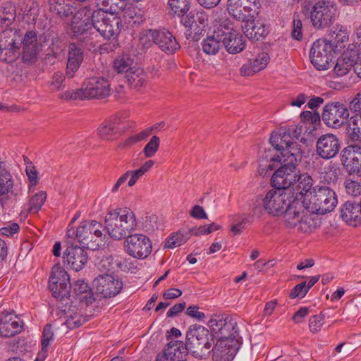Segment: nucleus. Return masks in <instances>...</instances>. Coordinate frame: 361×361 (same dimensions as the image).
Instances as JSON below:
<instances>
[{
	"mask_svg": "<svg viewBox=\"0 0 361 361\" xmlns=\"http://www.w3.org/2000/svg\"><path fill=\"white\" fill-rule=\"evenodd\" d=\"M68 281L69 277L66 271L59 264L54 265L49 280V287L54 298L63 300L69 296Z\"/></svg>",
	"mask_w": 361,
	"mask_h": 361,
	"instance_id": "nucleus-18",
	"label": "nucleus"
},
{
	"mask_svg": "<svg viewBox=\"0 0 361 361\" xmlns=\"http://www.w3.org/2000/svg\"><path fill=\"white\" fill-rule=\"evenodd\" d=\"M103 225L97 221H85L80 223L76 230L78 243L85 249L97 250L105 239Z\"/></svg>",
	"mask_w": 361,
	"mask_h": 361,
	"instance_id": "nucleus-6",
	"label": "nucleus"
},
{
	"mask_svg": "<svg viewBox=\"0 0 361 361\" xmlns=\"http://www.w3.org/2000/svg\"><path fill=\"white\" fill-rule=\"evenodd\" d=\"M349 116L348 108L343 104L330 102L324 106L322 118L328 127L338 129L345 123Z\"/></svg>",
	"mask_w": 361,
	"mask_h": 361,
	"instance_id": "nucleus-16",
	"label": "nucleus"
},
{
	"mask_svg": "<svg viewBox=\"0 0 361 361\" xmlns=\"http://www.w3.org/2000/svg\"><path fill=\"white\" fill-rule=\"evenodd\" d=\"M169 4L171 11L182 17L185 16L190 7L188 0H169Z\"/></svg>",
	"mask_w": 361,
	"mask_h": 361,
	"instance_id": "nucleus-45",
	"label": "nucleus"
},
{
	"mask_svg": "<svg viewBox=\"0 0 361 361\" xmlns=\"http://www.w3.org/2000/svg\"><path fill=\"white\" fill-rule=\"evenodd\" d=\"M188 240L187 234L185 235L180 232L173 233L166 239L165 247L175 248L179 247L186 243Z\"/></svg>",
	"mask_w": 361,
	"mask_h": 361,
	"instance_id": "nucleus-46",
	"label": "nucleus"
},
{
	"mask_svg": "<svg viewBox=\"0 0 361 361\" xmlns=\"http://www.w3.org/2000/svg\"><path fill=\"white\" fill-rule=\"evenodd\" d=\"M303 201L292 200V202L284 211V224L287 228H295L302 233L311 231L312 219L303 209Z\"/></svg>",
	"mask_w": 361,
	"mask_h": 361,
	"instance_id": "nucleus-9",
	"label": "nucleus"
},
{
	"mask_svg": "<svg viewBox=\"0 0 361 361\" xmlns=\"http://www.w3.org/2000/svg\"><path fill=\"white\" fill-rule=\"evenodd\" d=\"M336 44V47H341V44L348 40V34L346 30L340 29L338 32H333L331 36Z\"/></svg>",
	"mask_w": 361,
	"mask_h": 361,
	"instance_id": "nucleus-59",
	"label": "nucleus"
},
{
	"mask_svg": "<svg viewBox=\"0 0 361 361\" xmlns=\"http://www.w3.org/2000/svg\"><path fill=\"white\" fill-rule=\"evenodd\" d=\"M99 8L106 13H117L118 9H121L123 6L124 0H97Z\"/></svg>",
	"mask_w": 361,
	"mask_h": 361,
	"instance_id": "nucleus-42",
	"label": "nucleus"
},
{
	"mask_svg": "<svg viewBox=\"0 0 361 361\" xmlns=\"http://www.w3.org/2000/svg\"><path fill=\"white\" fill-rule=\"evenodd\" d=\"M1 14L8 19L7 23H12L16 19L15 6L11 3H6L2 8Z\"/></svg>",
	"mask_w": 361,
	"mask_h": 361,
	"instance_id": "nucleus-60",
	"label": "nucleus"
},
{
	"mask_svg": "<svg viewBox=\"0 0 361 361\" xmlns=\"http://www.w3.org/2000/svg\"><path fill=\"white\" fill-rule=\"evenodd\" d=\"M25 173L30 182L29 188L36 186L39 182L38 172L36 167L30 161L26 163Z\"/></svg>",
	"mask_w": 361,
	"mask_h": 361,
	"instance_id": "nucleus-49",
	"label": "nucleus"
},
{
	"mask_svg": "<svg viewBox=\"0 0 361 361\" xmlns=\"http://www.w3.org/2000/svg\"><path fill=\"white\" fill-rule=\"evenodd\" d=\"M149 32L153 42L162 51L171 54L180 48L176 38L169 31L150 30Z\"/></svg>",
	"mask_w": 361,
	"mask_h": 361,
	"instance_id": "nucleus-25",
	"label": "nucleus"
},
{
	"mask_svg": "<svg viewBox=\"0 0 361 361\" xmlns=\"http://www.w3.org/2000/svg\"><path fill=\"white\" fill-rule=\"evenodd\" d=\"M134 64V58L130 54H123L115 59L114 68L118 73H125L126 74L135 67Z\"/></svg>",
	"mask_w": 361,
	"mask_h": 361,
	"instance_id": "nucleus-37",
	"label": "nucleus"
},
{
	"mask_svg": "<svg viewBox=\"0 0 361 361\" xmlns=\"http://www.w3.org/2000/svg\"><path fill=\"white\" fill-rule=\"evenodd\" d=\"M245 35L250 38L259 40L261 37H264L267 33L266 25L262 23H254V19L249 22H246L245 26H243Z\"/></svg>",
	"mask_w": 361,
	"mask_h": 361,
	"instance_id": "nucleus-35",
	"label": "nucleus"
},
{
	"mask_svg": "<svg viewBox=\"0 0 361 361\" xmlns=\"http://www.w3.org/2000/svg\"><path fill=\"white\" fill-rule=\"evenodd\" d=\"M214 338L206 327L194 324L189 327L185 336V345L188 353L198 359H206L211 353Z\"/></svg>",
	"mask_w": 361,
	"mask_h": 361,
	"instance_id": "nucleus-5",
	"label": "nucleus"
},
{
	"mask_svg": "<svg viewBox=\"0 0 361 361\" xmlns=\"http://www.w3.org/2000/svg\"><path fill=\"white\" fill-rule=\"evenodd\" d=\"M260 6L259 0H228L227 9L234 18L249 22L258 14Z\"/></svg>",
	"mask_w": 361,
	"mask_h": 361,
	"instance_id": "nucleus-14",
	"label": "nucleus"
},
{
	"mask_svg": "<svg viewBox=\"0 0 361 361\" xmlns=\"http://www.w3.org/2000/svg\"><path fill=\"white\" fill-rule=\"evenodd\" d=\"M224 32L221 30V24L215 30L212 36L208 37L202 42V49L207 54L214 55L218 53L222 44Z\"/></svg>",
	"mask_w": 361,
	"mask_h": 361,
	"instance_id": "nucleus-32",
	"label": "nucleus"
},
{
	"mask_svg": "<svg viewBox=\"0 0 361 361\" xmlns=\"http://www.w3.org/2000/svg\"><path fill=\"white\" fill-rule=\"evenodd\" d=\"M207 325L213 338L219 337L218 339H228L238 336L237 323L225 315H213L208 321Z\"/></svg>",
	"mask_w": 361,
	"mask_h": 361,
	"instance_id": "nucleus-12",
	"label": "nucleus"
},
{
	"mask_svg": "<svg viewBox=\"0 0 361 361\" xmlns=\"http://www.w3.org/2000/svg\"><path fill=\"white\" fill-rule=\"evenodd\" d=\"M341 141L337 135L326 133L321 135L317 140L315 152L322 159H333L339 153Z\"/></svg>",
	"mask_w": 361,
	"mask_h": 361,
	"instance_id": "nucleus-20",
	"label": "nucleus"
},
{
	"mask_svg": "<svg viewBox=\"0 0 361 361\" xmlns=\"http://www.w3.org/2000/svg\"><path fill=\"white\" fill-rule=\"evenodd\" d=\"M92 19L96 31L94 37L99 32L104 39H115L121 32V20L118 13L95 10L92 12Z\"/></svg>",
	"mask_w": 361,
	"mask_h": 361,
	"instance_id": "nucleus-8",
	"label": "nucleus"
},
{
	"mask_svg": "<svg viewBox=\"0 0 361 361\" xmlns=\"http://www.w3.org/2000/svg\"><path fill=\"white\" fill-rule=\"evenodd\" d=\"M20 45L17 39L6 37L0 43V60L7 63L13 62L20 55Z\"/></svg>",
	"mask_w": 361,
	"mask_h": 361,
	"instance_id": "nucleus-30",
	"label": "nucleus"
},
{
	"mask_svg": "<svg viewBox=\"0 0 361 361\" xmlns=\"http://www.w3.org/2000/svg\"><path fill=\"white\" fill-rule=\"evenodd\" d=\"M83 86L85 99H104L110 94V83L104 77H90L85 80Z\"/></svg>",
	"mask_w": 361,
	"mask_h": 361,
	"instance_id": "nucleus-19",
	"label": "nucleus"
},
{
	"mask_svg": "<svg viewBox=\"0 0 361 361\" xmlns=\"http://www.w3.org/2000/svg\"><path fill=\"white\" fill-rule=\"evenodd\" d=\"M341 216L350 226H357L361 224V204L345 202L341 208Z\"/></svg>",
	"mask_w": 361,
	"mask_h": 361,
	"instance_id": "nucleus-31",
	"label": "nucleus"
},
{
	"mask_svg": "<svg viewBox=\"0 0 361 361\" xmlns=\"http://www.w3.org/2000/svg\"><path fill=\"white\" fill-rule=\"evenodd\" d=\"M104 223V230L115 240L126 238L135 230L137 225L134 212L127 209L109 210L105 216Z\"/></svg>",
	"mask_w": 361,
	"mask_h": 361,
	"instance_id": "nucleus-4",
	"label": "nucleus"
},
{
	"mask_svg": "<svg viewBox=\"0 0 361 361\" xmlns=\"http://www.w3.org/2000/svg\"><path fill=\"white\" fill-rule=\"evenodd\" d=\"M310 58L317 70H326L330 68L333 58V47L326 39L317 40L310 49Z\"/></svg>",
	"mask_w": 361,
	"mask_h": 361,
	"instance_id": "nucleus-15",
	"label": "nucleus"
},
{
	"mask_svg": "<svg viewBox=\"0 0 361 361\" xmlns=\"http://www.w3.org/2000/svg\"><path fill=\"white\" fill-rule=\"evenodd\" d=\"M336 7L329 1H319L311 8L310 21L316 30L329 27L336 20Z\"/></svg>",
	"mask_w": 361,
	"mask_h": 361,
	"instance_id": "nucleus-11",
	"label": "nucleus"
},
{
	"mask_svg": "<svg viewBox=\"0 0 361 361\" xmlns=\"http://www.w3.org/2000/svg\"><path fill=\"white\" fill-rule=\"evenodd\" d=\"M126 252L137 259H145L152 252V243L148 237L142 234L128 235L124 241Z\"/></svg>",
	"mask_w": 361,
	"mask_h": 361,
	"instance_id": "nucleus-17",
	"label": "nucleus"
},
{
	"mask_svg": "<svg viewBox=\"0 0 361 361\" xmlns=\"http://www.w3.org/2000/svg\"><path fill=\"white\" fill-rule=\"evenodd\" d=\"M160 145V139L158 136L154 135L149 142L145 146L143 154L145 158H151L157 152Z\"/></svg>",
	"mask_w": 361,
	"mask_h": 361,
	"instance_id": "nucleus-47",
	"label": "nucleus"
},
{
	"mask_svg": "<svg viewBox=\"0 0 361 361\" xmlns=\"http://www.w3.org/2000/svg\"><path fill=\"white\" fill-rule=\"evenodd\" d=\"M324 314L321 312L319 314L312 316L309 320V328L311 332L317 333L321 331L324 324Z\"/></svg>",
	"mask_w": 361,
	"mask_h": 361,
	"instance_id": "nucleus-52",
	"label": "nucleus"
},
{
	"mask_svg": "<svg viewBox=\"0 0 361 361\" xmlns=\"http://www.w3.org/2000/svg\"><path fill=\"white\" fill-rule=\"evenodd\" d=\"M11 194L16 197L18 190L14 189V180L12 175L4 167L0 168V196Z\"/></svg>",
	"mask_w": 361,
	"mask_h": 361,
	"instance_id": "nucleus-33",
	"label": "nucleus"
},
{
	"mask_svg": "<svg viewBox=\"0 0 361 361\" xmlns=\"http://www.w3.org/2000/svg\"><path fill=\"white\" fill-rule=\"evenodd\" d=\"M84 92L82 91V88L80 89H76L74 90H67L60 95V98L61 99L65 100H84L85 98V96H84Z\"/></svg>",
	"mask_w": 361,
	"mask_h": 361,
	"instance_id": "nucleus-55",
	"label": "nucleus"
},
{
	"mask_svg": "<svg viewBox=\"0 0 361 361\" xmlns=\"http://www.w3.org/2000/svg\"><path fill=\"white\" fill-rule=\"evenodd\" d=\"M353 68H354V66L352 65V63H350L341 57L337 60L334 71L336 75L342 77L348 73Z\"/></svg>",
	"mask_w": 361,
	"mask_h": 361,
	"instance_id": "nucleus-48",
	"label": "nucleus"
},
{
	"mask_svg": "<svg viewBox=\"0 0 361 361\" xmlns=\"http://www.w3.org/2000/svg\"><path fill=\"white\" fill-rule=\"evenodd\" d=\"M239 348L237 338L218 339L212 348L213 361H231Z\"/></svg>",
	"mask_w": 361,
	"mask_h": 361,
	"instance_id": "nucleus-22",
	"label": "nucleus"
},
{
	"mask_svg": "<svg viewBox=\"0 0 361 361\" xmlns=\"http://www.w3.org/2000/svg\"><path fill=\"white\" fill-rule=\"evenodd\" d=\"M61 51V49L59 46V42L58 39H53L51 40V43L49 45L47 49V56H51L54 58H58L60 53Z\"/></svg>",
	"mask_w": 361,
	"mask_h": 361,
	"instance_id": "nucleus-62",
	"label": "nucleus"
},
{
	"mask_svg": "<svg viewBox=\"0 0 361 361\" xmlns=\"http://www.w3.org/2000/svg\"><path fill=\"white\" fill-rule=\"evenodd\" d=\"M121 262H117L111 256L103 258L99 263L98 267L100 271H110L115 269L116 267H119Z\"/></svg>",
	"mask_w": 361,
	"mask_h": 361,
	"instance_id": "nucleus-53",
	"label": "nucleus"
},
{
	"mask_svg": "<svg viewBox=\"0 0 361 361\" xmlns=\"http://www.w3.org/2000/svg\"><path fill=\"white\" fill-rule=\"evenodd\" d=\"M73 290L80 301L92 303L93 298L90 287L82 280H78L73 283Z\"/></svg>",
	"mask_w": 361,
	"mask_h": 361,
	"instance_id": "nucleus-38",
	"label": "nucleus"
},
{
	"mask_svg": "<svg viewBox=\"0 0 361 361\" xmlns=\"http://www.w3.org/2000/svg\"><path fill=\"white\" fill-rule=\"evenodd\" d=\"M340 176V169L335 164H331L328 168L324 169L322 178L328 184H334L337 182Z\"/></svg>",
	"mask_w": 361,
	"mask_h": 361,
	"instance_id": "nucleus-44",
	"label": "nucleus"
},
{
	"mask_svg": "<svg viewBox=\"0 0 361 361\" xmlns=\"http://www.w3.org/2000/svg\"><path fill=\"white\" fill-rule=\"evenodd\" d=\"M47 192L45 191H39L35 193L29 200V212L37 213L47 199Z\"/></svg>",
	"mask_w": 361,
	"mask_h": 361,
	"instance_id": "nucleus-43",
	"label": "nucleus"
},
{
	"mask_svg": "<svg viewBox=\"0 0 361 361\" xmlns=\"http://www.w3.org/2000/svg\"><path fill=\"white\" fill-rule=\"evenodd\" d=\"M309 200L312 212L324 214L333 211L337 204L336 192L326 186L317 185L313 187Z\"/></svg>",
	"mask_w": 361,
	"mask_h": 361,
	"instance_id": "nucleus-10",
	"label": "nucleus"
},
{
	"mask_svg": "<svg viewBox=\"0 0 361 361\" xmlns=\"http://www.w3.org/2000/svg\"><path fill=\"white\" fill-rule=\"evenodd\" d=\"M84 60L82 49L75 43H71L68 49V60L66 64V76L73 78L80 67Z\"/></svg>",
	"mask_w": 361,
	"mask_h": 361,
	"instance_id": "nucleus-27",
	"label": "nucleus"
},
{
	"mask_svg": "<svg viewBox=\"0 0 361 361\" xmlns=\"http://www.w3.org/2000/svg\"><path fill=\"white\" fill-rule=\"evenodd\" d=\"M37 47H23L22 59L24 63H34L37 59Z\"/></svg>",
	"mask_w": 361,
	"mask_h": 361,
	"instance_id": "nucleus-50",
	"label": "nucleus"
},
{
	"mask_svg": "<svg viewBox=\"0 0 361 361\" xmlns=\"http://www.w3.org/2000/svg\"><path fill=\"white\" fill-rule=\"evenodd\" d=\"M54 338V332L51 324H48L45 325L41 340V344L43 349L48 350L49 343Z\"/></svg>",
	"mask_w": 361,
	"mask_h": 361,
	"instance_id": "nucleus-54",
	"label": "nucleus"
},
{
	"mask_svg": "<svg viewBox=\"0 0 361 361\" xmlns=\"http://www.w3.org/2000/svg\"><path fill=\"white\" fill-rule=\"evenodd\" d=\"M291 190L283 188L270 190L265 195H259L250 204L252 218H259L264 212L278 216L283 214L292 202Z\"/></svg>",
	"mask_w": 361,
	"mask_h": 361,
	"instance_id": "nucleus-3",
	"label": "nucleus"
},
{
	"mask_svg": "<svg viewBox=\"0 0 361 361\" xmlns=\"http://www.w3.org/2000/svg\"><path fill=\"white\" fill-rule=\"evenodd\" d=\"M348 135L353 141H361V114L350 118L348 123Z\"/></svg>",
	"mask_w": 361,
	"mask_h": 361,
	"instance_id": "nucleus-40",
	"label": "nucleus"
},
{
	"mask_svg": "<svg viewBox=\"0 0 361 361\" xmlns=\"http://www.w3.org/2000/svg\"><path fill=\"white\" fill-rule=\"evenodd\" d=\"M207 15L202 11H192L181 18V23L186 28L188 39L198 41L204 32L207 25Z\"/></svg>",
	"mask_w": 361,
	"mask_h": 361,
	"instance_id": "nucleus-13",
	"label": "nucleus"
},
{
	"mask_svg": "<svg viewBox=\"0 0 361 361\" xmlns=\"http://www.w3.org/2000/svg\"><path fill=\"white\" fill-rule=\"evenodd\" d=\"M341 161L351 173H359L361 170V147L351 145L342 150Z\"/></svg>",
	"mask_w": 361,
	"mask_h": 361,
	"instance_id": "nucleus-26",
	"label": "nucleus"
},
{
	"mask_svg": "<svg viewBox=\"0 0 361 361\" xmlns=\"http://www.w3.org/2000/svg\"><path fill=\"white\" fill-rule=\"evenodd\" d=\"M221 30L224 32L222 44L230 54H237L245 48V41L241 35L238 34L229 23H222Z\"/></svg>",
	"mask_w": 361,
	"mask_h": 361,
	"instance_id": "nucleus-23",
	"label": "nucleus"
},
{
	"mask_svg": "<svg viewBox=\"0 0 361 361\" xmlns=\"http://www.w3.org/2000/svg\"><path fill=\"white\" fill-rule=\"evenodd\" d=\"M97 293L104 298H111L118 294L123 288V283L110 274H101L93 281Z\"/></svg>",
	"mask_w": 361,
	"mask_h": 361,
	"instance_id": "nucleus-21",
	"label": "nucleus"
},
{
	"mask_svg": "<svg viewBox=\"0 0 361 361\" xmlns=\"http://www.w3.org/2000/svg\"><path fill=\"white\" fill-rule=\"evenodd\" d=\"M349 109L361 114V92L350 102Z\"/></svg>",
	"mask_w": 361,
	"mask_h": 361,
	"instance_id": "nucleus-64",
	"label": "nucleus"
},
{
	"mask_svg": "<svg viewBox=\"0 0 361 361\" xmlns=\"http://www.w3.org/2000/svg\"><path fill=\"white\" fill-rule=\"evenodd\" d=\"M126 78L132 88L139 89L146 82L147 74L142 68L135 67L126 73Z\"/></svg>",
	"mask_w": 361,
	"mask_h": 361,
	"instance_id": "nucleus-36",
	"label": "nucleus"
},
{
	"mask_svg": "<svg viewBox=\"0 0 361 361\" xmlns=\"http://www.w3.org/2000/svg\"><path fill=\"white\" fill-rule=\"evenodd\" d=\"M63 259H66L68 265L76 271L81 270L88 261L87 252L83 247L73 244L66 249Z\"/></svg>",
	"mask_w": 361,
	"mask_h": 361,
	"instance_id": "nucleus-24",
	"label": "nucleus"
},
{
	"mask_svg": "<svg viewBox=\"0 0 361 361\" xmlns=\"http://www.w3.org/2000/svg\"><path fill=\"white\" fill-rule=\"evenodd\" d=\"M85 317L80 312H78V310L74 307L73 309H69L66 313L65 324L68 328L73 329L80 326L85 323Z\"/></svg>",
	"mask_w": 361,
	"mask_h": 361,
	"instance_id": "nucleus-41",
	"label": "nucleus"
},
{
	"mask_svg": "<svg viewBox=\"0 0 361 361\" xmlns=\"http://www.w3.org/2000/svg\"><path fill=\"white\" fill-rule=\"evenodd\" d=\"M65 80V75L61 72H56L54 73L51 80L49 82L51 87L56 90H59L63 87V81Z\"/></svg>",
	"mask_w": 361,
	"mask_h": 361,
	"instance_id": "nucleus-61",
	"label": "nucleus"
},
{
	"mask_svg": "<svg viewBox=\"0 0 361 361\" xmlns=\"http://www.w3.org/2000/svg\"><path fill=\"white\" fill-rule=\"evenodd\" d=\"M23 323L18 321L16 316L11 313L0 314V335L11 337L21 331Z\"/></svg>",
	"mask_w": 361,
	"mask_h": 361,
	"instance_id": "nucleus-29",
	"label": "nucleus"
},
{
	"mask_svg": "<svg viewBox=\"0 0 361 361\" xmlns=\"http://www.w3.org/2000/svg\"><path fill=\"white\" fill-rule=\"evenodd\" d=\"M69 30L73 37L83 42L94 39L96 31L93 25L92 13L88 8H81L73 14L69 23Z\"/></svg>",
	"mask_w": 361,
	"mask_h": 361,
	"instance_id": "nucleus-7",
	"label": "nucleus"
},
{
	"mask_svg": "<svg viewBox=\"0 0 361 361\" xmlns=\"http://www.w3.org/2000/svg\"><path fill=\"white\" fill-rule=\"evenodd\" d=\"M360 50V48L357 50L348 48L347 50L343 51L341 57L355 66L359 63L357 60L360 58L358 56V52Z\"/></svg>",
	"mask_w": 361,
	"mask_h": 361,
	"instance_id": "nucleus-57",
	"label": "nucleus"
},
{
	"mask_svg": "<svg viewBox=\"0 0 361 361\" xmlns=\"http://www.w3.org/2000/svg\"><path fill=\"white\" fill-rule=\"evenodd\" d=\"M293 28L291 32V35L293 38L300 40L302 37V23L301 20L300 19L299 15H294L293 22Z\"/></svg>",
	"mask_w": 361,
	"mask_h": 361,
	"instance_id": "nucleus-58",
	"label": "nucleus"
},
{
	"mask_svg": "<svg viewBox=\"0 0 361 361\" xmlns=\"http://www.w3.org/2000/svg\"><path fill=\"white\" fill-rule=\"evenodd\" d=\"M272 175L271 183L276 188L290 190L292 199L302 201L303 197L313 188V179L307 173H300L298 168V150L287 155Z\"/></svg>",
	"mask_w": 361,
	"mask_h": 361,
	"instance_id": "nucleus-1",
	"label": "nucleus"
},
{
	"mask_svg": "<svg viewBox=\"0 0 361 361\" xmlns=\"http://www.w3.org/2000/svg\"><path fill=\"white\" fill-rule=\"evenodd\" d=\"M190 215L195 219H207V214L203 207L200 205H195L190 212Z\"/></svg>",
	"mask_w": 361,
	"mask_h": 361,
	"instance_id": "nucleus-63",
	"label": "nucleus"
},
{
	"mask_svg": "<svg viewBox=\"0 0 361 361\" xmlns=\"http://www.w3.org/2000/svg\"><path fill=\"white\" fill-rule=\"evenodd\" d=\"M98 134L103 140H111L118 133V128L115 121H106L98 128Z\"/></svg>",
	"mask_w": 361,
	"mask_h": 361,
	"instance_id": "nucleus-39",
	"label": "nucleus"
},
{
	"mask_svg": "<svg viewBox=\"0 0 361 361\" xmlns=\"http://www.w3.org/2000/svg\"><path fill=\"white\" fill-rule=\"evenodd\" d=\"M163 352L177 361H182L183 357L188 354L185 343L176 340L170 341Z\"/></svg>",
	"mask_w": 361,
	"mask_h": 361,
	"instance_id": "nucleus-34",
	"label": "nucleus"
},
{
	"mask_svg": "<svg viewBox=\"0 0 361 361\" xmlns=\"http://www.w3.org/2000/svg\"><path fill=\"white\" fill-rule=\"evenodd\" d=\"M302 133V128L291 126L280 129L279 132H273L269 141L271 146L278 151H281L280 154L273 155L272 151L269 149L259 159V173L266 176L269 171H272L281 166L282 159L287 158L288 154L294 152L295 148L298 150V159L300 158V145L296 142Z\"/></svg>",
	"mask_w": 361,
	"mask_h": 361,
	"instance_id": "nucleus-2",
	"label": "nucleus"
},
{
	"mask_svg": "<svg viewBox=\"0 0 361 361\" xmlns=\"http://www.w3.org/2000/svg\"><path fill=\"white\" fill-rule=\"evenodd\" d=\"M345 192L353 196L357 197L361 195V183L353 180L351 179H346L344 182Z\"/></svg>",
	"mask_w": 361,
	"mask_h": 361,
	"instance_id": "nucleus-51",
	"label": "nucleus"
},
{
	"mask_svg": "<svg viewBox=\"0 0 361 361\" xmlns=\"http://www.w3.org/2000/svg\"><path fill=\"white\" fill-rule=\"evenodd\" d=\"M270 61L267 52H261L255 57L250 59L240 68V75L243 77L252 76L264 70Z\"/></svg>",
	"mask_w": 361,
	"mask_h": 361,
	"instance_id": "nucleus-28",
	"label": "nucleus"
},
{
	"mask_svg": "<svg viewBox=\"0 0 361 361\" xmlns=\"http://www.w3.org/2000/svg\"><path fill=\"white\" fill-rule=\"evenodd\" d=\"M23 47H37V34L35 31H27L23 40L18 39Z\"/></svg>",
	"mask_w": 361,
	"mask_h": 361,
	"instance_id": "nucleus-56",
	"label": "nucleus"
}]
</instances>
